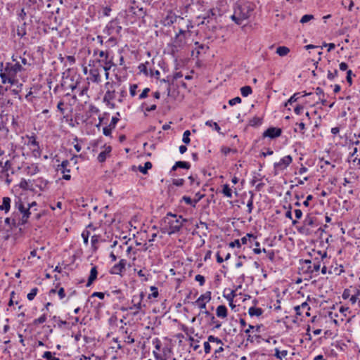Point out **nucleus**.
I'll list each match as a JSON object with an SVG mask.
<instances>
[{"label":"nucleus","mask_w":360,"mask_h":360,"mask_svg":"<svg viewBox=\"0 0 360 360\" xmlns=\"http://www.w3.org/2000/svg\"><path fill=\"white\" fill-rule=\"evenodd\" d=\"M312 19H314L313 15L307 14L302 17L300 22L301 23L304 24V23L308 22L309 21H310Z\"/></svg>","instance_id":"obj_55"},{"label":"nucleus","mask_w":360,"mask_h":360,"mask_svg":"<svg viewBox=\"0 0 360 360\" xmlns=\"http://www.w3.org/2000/svg\"><path fill=\"white\" fill-rule=\"evenodd\" d=\"M221 152L225 155H227L229 153L231 152H233V153H236V150H233V149H231L229 147H226V146H222L221 148Z\"/></svg>","instance_id":"obj_57"},{"label":"nucleus","mask_w":360,"mask_h":360,"mask_svg":"<svg viewBox=\"0 0 360 360\" xmlns=\"http://www.w3.org/2000/svg\"><path fill=\"white\" fill-rule=\"evenodd\" d=\"M129 11L133 14L140 18H143L146 15V11L143 9V7L139 8V6H137V10L134 11V6H131L129 8Z\"/></svg>","instance_id":"obj_28"},{"label":"nucleus","mask_w":360,"mask_h":360,"mask_svg":"<svg viewBox=\"0 0 360 360\" xmlns=\"http://www.w3.org/2000/svg\"><path fill=\"white\" fill-rule=\"evenodd\" d=\"M205 125L214 128L219 134H221V128L217 122L212 120H207L205 122Z\"/></svg>","instance_id":"obj_37"},{"label":"nucleus","mask_w":360,"mask_h":360,"mask_svg":"<svg viewBox=\"0 0 360 360\" xmlns=\"http://www.w3.org/2000/svg\"><path fill=\"white\" fill-rule=\"evenodd\" d=\"M94 297H98L101 300H103L105 297V293L102 292H93L91 296L89 297L87 302H91V299Z\"/></svg>","instance_id":"obj_43"},{"label":"nucleus","mask_w":360,"mask_h":360,"mask_svg":"<svg viewBox=\"0 0 360 360\" xmlns=\"http://www.w3.org/2000/svg\"><path fill=\"white\" fill-rule=\"evenodd\" d=\"M111 150L112 148L110 146L106 147L104 151H102L98 154L97 158L98 161L99 162H105L107 158V155L111 152Z\"/></svg>","instance_id":"obj_27"},{"label":"nucleus","mask_w":360,"mask_h":360,"mask_svg":"<svg viewBox=\"0 0 360 360\" xmlns=\"http://www.w3.org/2000/svg\"><path fill=\"white\" fill-rule=\"evenodd\" d=\"M150 89L149 88H145L143 91L141 92V94L139 96V100H142V99H144L146 98L147 96H148V93L150 92Z\"/></svg>","instance_id":"obj_59"},{"label":"nucleus","mask_w":360,"mask_h":360,"mask_svg":"<svg viewBox=\"0 0 360 360\" xmlns=\"http://www.w3.org/2000/svg\"><path fill=\"white\" fill-rule=\"evenodd\" d=\"M120 330H122L123 333L125 334L124 342L127 344H133L135 342L134 338L131 335V334L128 335L127 330L124 328V327L120 328Z\"/></svg>","instance_id":"obj_33"},{"label":"nucleus","mask_w":360,"mask_h":360,"mask_svg":"<svg viewBox=\"0 0 360 360\" xmlns=\"http://www.w3.org/2000/svg\"><path fill=\"white\" fill-rule=\"evenodd\" d=\"M32 154L34 157H39L41 155L39 143L38 144L37 146L33 147V148H32Z\"/></svg>","instance_id":"obj_58"},{"label":"nucleus","mask_w":360,"mask_h":360,"mask_svg":"<svg viewBox=\"0 0 360 360\" xmlns=\"http://www.w3.org/2000/svg\"><path fill=\"white\" fill-rule=\"evenodd\" d=\"M211 300V292L207 291L205 294L201 295L195 303L201 309L206 308V303L209 302Z\"/></svg>","instance_id":"obj_15"},{"label":"nucleus","mask_w":360,"mask_h":360,"mask_svg":"<svg viewBox=\"0 0 360 360\" xmlns=\"http://www.w3.org/2000/svg\"><path fill=\"white\" fill-rule=\"evenodd\" d=\"M52 320L54 321L55 322H57L58 326L59 328H62L63 326H65L68 323L66 321L61 320L60 317L57 316H53L52 317Z\"/></svg>","instance_id":"obj_48"},{"label":"nucleus","mask_w":360,"mask_h":360,"mask_svg":"<svg viewBox=\"0 0 360 360\" xmlns=\"http://www.w3.org/2000/svg\"><path fill=\"white\" fill-rule=\"evenodd\" d=\"M8 156L11 158V162L13 164L14 170L15 172L22 168L24 162L22 157L19 154L13 152L12 153H9Z\"/></svg>","instance_id":"obj_12"},{"label":"nucleus","mask_w":360,"mask_h":360,"mask_svg":"<svg viewBox=\"0 0 360 360\" xmlns=\"http://www.w3.org/2000/svg\"><path fill=\"white\" fill-rule=\"evenodd\" d=\"M195 280L198 281L200 284V285H203L205 284V277L200 274H198L195 277Z\"/></svg>","instance_id":"obj_61"},{"label":"nucleus","mask_w":360,"mask_h":360,"mask_svg":"<svg viewBox=\"0 0 360 360\" xmlns=\"http://www.w3.org/2000/svg\"><path fill=\"white\" fill-rule=\"evenodd\" d=\"M37 292H38V288H32L30 292L27 294V299L31 301V300H33L34 298L35 297V296L37 295Z\"/></svg>","instance_id":"obj_53"},{"label":"nucleus","mask_w":360,"mask_h":360,"mask_svg":"<svg viewBox=\"0 0 360 360\" xmlns=\"http://www.w3.org/2000/svg\"><path fill=\"white\" fill-rule=\"evenodd\" d=\"M338 71L337 69H334L333 71H331V70H328V73H327V78L332 81L336 77H338Z\"/></svg>","instance_id":"obj_46"},{"label":"nucleus","mask_w":360,"mask_h":360,"mask_svg":"<svg viewBox=\"0 0 360 360\" xmlns=\"http://www.w3.org/2000/svg\"><path fill=\"white\" fill-rule=\"evenodd\" d=\"M127 260L122 259L117 264H115L110 270L111 274L121 275L125 271Z\"/></svg>","instance_id":"obj_14"},{"label":"nucleus","mask_w":360,"mask_h":360,"mask_svg":"<svg viewBox=\"0 0 360 360\" xmlns=\"http://www.w3.org/2000/svg\"><path fill=\"white\" fill-rule=\"evenodd\" d=\"M303 262L307 265L306 271L309 274L317 276L321 268V261L316 258L313 260L305 259Z\"/></svg>","instance_id":"obj_9"},{"label":"nucleus","mask_w":360,"mask_h":360,"mask_svg":"<svg viewBox=\"0 0 360 360\" xmlns=\"http://www.w3.org/2000/svg\"><path fill=\"white\" fill-rule=\"evenodd\" d=\"M25 25H26V23L24 22L21 27H18L17 30H16V33H17L18 36L22 37L23 36H25L26 34Z\"/></svg>","instance_id":"obj_45"},{"label":"nucleus","mask_w":360,"mask_h":360,"mask_svg":"<svg viewBox=\"0 0 360 360\" xmlns=\"http://www.w3.org/2000/svg\"><path fill=\"white\" fill-rule=\"evenodd\" d=\"M25 172L27 174L33 176L39 172V167L36 164H32L25 168Z\"/></svg>","instance_id":"obj_30"},{"label":"nucleus","mask_w":360,"mask_h":360,"mask_svg":"<svg viewBox=\"0 0 360 360\" xmlns=\"http://www.w3.org/2000/svg\"><path fill=\"white\" fill-rule=\"evenodd\" d=\"M240 93L243 96L247 97L252 93V90L250 86H245L240 88Z\"/></svg>","instance_id":"obj_41"},{"label":"nucleus","mask_w":360,"mask_h":360,"mask_svg":"<svg viewBox=\"0 0 360 360\" xmlns=\"http://www.w3.org/2000/svg\"><path fill=\"white\" fill-rule=\"evenodd\" d=\"M262 123V120L258 117H255L251 119L249 122V124L251 127H257L261 125Z\"/></svg>","instance_id":"obj_42"},{"label":"nucleus","mask_w":360,"mask_h":360,"mask_svg":"<svg viewBox=\"0 0 360 360\" xmlns=\"http://www.w3.org/2000/svg\"><path fill=\"white\" fill-rule=\"evenodd\" d=\"M138 88L137 84H131L129 87V94L130 95L134 97L136 95V89Z\"/></svg>","instance_id":"obj_60"},{"label":"nucleus","mask_w":360,"mask_h":360,"mask_svg":"<svg viewBox=\"0 0 360 360\" xmlns=\"http://www.w3.org/2000/svg\"><path fill=\"white\" fill-rule=\"evenodd\" d=\"M148 63H149L148 62H146L145 63L139 64V65L138 66V69H139L140 73H143L146 76L148 75V69H147V65Z\"/></svg>","instance_id":"obj_44"},{"label":"nucleus","mask_w":360,"mask_h":360,"mask_svg":"<svg viewBox=\"0 0 360 360\" xmlns=\"http://www.w3.org/2000/svg\"><path fill=\"white\" fill-rule=\"evenodd\" d=\"M145 297V294L143 292H141L139 295H134L132 297V303L133 305L129 307V308L122 307L121 310L122 311L129 310H134L132 313L134 316H136L139 311L143 307H145V304H142V300Z\"/></svg>","instance_id":"obj_7"},{"label":"nucleus","mask_w":360,"mask_h":360,"mask_svg":"<svg viewBox=\"0 0 360 360\" xmlns=\"http://www.w3.org/2000/svg\"><path fill=\"white\" fill-rule=\"evenodd\" d=\"M90 236V231L88 230H84L82 233V237L83 238L84 243L85 245H88L89 244V237Z\"/></svg>","instance_id":"obj_50"},{"label":"nucleus","mask_w":360,"mask_h":360,"mask_svg":"<svg viewBox=\"0 0 360 360\" xmlns=\"http://www.w3.org/2000/svg\"><path fill=\"white\" fill-rule=\"evenodd\" d=\"M14 207L15 209L18 210V212L22 214L20 219H16L15 218H13L12 219V225L16 228L23 226L27 222L31 212L29 207L27 206L26 207L22 200L19 198L15 200Z\"/></svg>","instance_id":"obj_5"},{"label":"nucleus","mask_w":360,"mask_h":360,"mask_svg":"<svg viewBox=\"0 0 360 360\" xmlns=\"http://www.w3.org/2000/svg\"><path fill=\"white\" fill-rule=\"evenodd\" d=\"M221 193L224 194V196H226L229 198H232V191L228 184H224L223 186V189H222Z\"/></svg>","instance_id":"obj_39"},{"label":"nucleus","mask_w":360,"mask_h":360,"mask_svg":"<svg viewBox=\"0 0 360 360\" xmlns=\"http://www.w3.org/2000/svg\"><path fill=\"white\" fill-rule=\"evenodd\" d=\"M181 201L185 202L187 205H191L193 207H195V204L193 202V199L187 195H184L181 198Z\"/></svg>","instance_id":"obj_49"},{"label":"nucleus","mask_w":360,"mask_h":360,"mask_svg":"<svg viewBox=\"0 0 360 360\" xmlns=\"http://www.w3.org/2000/svg\"><path fill=\"white\" fill-rule=\"evenodd\" d=\"M90 79L91 82L98 84L101 82L100 70L98 68H91L89 70Z\"/></svg>","instance_id":"obj_19"},{"label":"nucleus","mask_w":360,"mask_h":360,"mask_svg":"<svg viewBox=\"0 0 360 360\" xmlns=\"http://www.w3.org/2000/svg\"><path fill=\"white\" fill-rule=\"evenodd\" d=\"M141 107L142 108H145V110L147 111V112L153 111V110H156V108H157L156 104H153V105H151L150 106H148L146 103H143L141 105Z\"/></svg>","instance_id":"obj_56"},{"label":"nucleus","mask_w":360,"mask_h":360,"mask_svg":"<svg viewBox=\"0 0 360 360\" xmlns=\"http://www.w3.org/2000/svg\"><path fill=\"white\" fill-rule=\"evenodd\" d=\"M289 52H290L289 48H288L287 46H278L276 49V53L282 57L288 55Z\"/></svg>","instance_id":"obj_34"},{"label":"nucleus","mask_w":360,"mask_h":360,"mask_svg":"<svg viewBox=\"0 0 360 360\" xmlns=\"http://www.w3.org/2000/svg\"><path fill=\"white\" fill-rule=\"evenodd\" d=\"M216 314L219 318H226L228 316V310L225 305H219L217 307Z\"/></svg>","instance_id":"obj_22"},{"label":"nucleus","mask_w":360,"mask_h":360,"mask_svg":"<svg viewBox=\"0 0 360 360\" xmlns=\"http://www.w3.org/2000/svg\"><path fill=\"white\" fill-rule=\"evenodd\" d=\"M98 56L101 58L98 62L103 64V69L105 71V79H108L109 78V70L115 65L112 61V58H110L108 51H101Z\"/></svg>","instance_id":"obj_6"},{"label":"nucleus","mask_w":360,"mask_h":360,"mask_svg":"<svg viewBox=\"0 0 360 360\" xmlns=\"http://www.w3.org/2000/svg\"><path fill=\"white\" fill-rule=\"evenodd\" d=\"M185 44V38L184 37L180 36L179 34H176V37L171 44L170 52L173 56H175L176 53L179 51V49H182Z\"/></svg>","instance_id":"obj_11"},{"label":"nucleus","mask_w":360,"mask_h":360,"mask_svg":"<svg viewBox=\"0 0 360 360\" xmlns=\"http://www.w3.org/2000/svg\"><path fill=\"white\" fill-rule=\"evenodd\" d=\"M69 165V161L68 160H63L60 165H58L57 170L60 171L63 174L69 173L70 169H68Z\"/></svg>","instance_id":"obj_29"},{"label":"nucleus","mask_w":360,"mask_h":360,"mask_svg":"<svg viewBox=\"0 0 360 360\" xmlns=\"http://www.w3.org/2000/svg\"><path fill=\"white\" fill-rule=\"evenodd\" d=\"M200 313L204 314L207 317L209 318L210 325H214V328L215 329H219L221 328V322L217 321L215 319L214 316L212 313H210L209 311H207V310L201 311Z\"/></svg>","instance_id":"obj_18"},{"label":"nucleus","mask_w":360,"mask_h":360,"mask_svg":"<svg viewBox=\"0 0 360 360\" xmlns=\"http://www.w3.org/2000/svg\"><path fill=\"white\" fill-rule=\"evenodd\" d=\"M11 172V174H14L15 173L14 170L13 164L11 162V158H9L6 162H4V165H1V173H9Z\"/></svg>","instance_id":"obj_20"},{"label":"nucleus","mask_w":360,"mask_h":360,"mask_svg":"<svg viewBox=\"0 0 360 360\" xmlns=\"http://www.w3.org/2000/svg\"><path fill=\"white\" fill-rule=\"evenodd\" d=\"M191 167V164L188 162L185 161H177L172 167V171L176 170L177 168H182L188 169Z\"/></svg>","instance_id":"obj_24"},{"label":"nucleus","mask_w":360,"mask_h":360,"mask_svg":"<svg viewBox=\"0 0 360 360\" xmlns=\"http://www.w3.org/2000/svg\"><path fill=\"white\" fill-rule=\"evenodd\" d=\"M241 103V98L239 96L235 97L229 101V104L231 106L234 105L236 104H238V103Z\"/></svg>","instance_id":"obj_62"},{"label":"nucleus","mask_w":360,"mask_h":360,"mask_svg":"<svg viewBox=\"0 0 360 360\" xmlns=\"http://www.w3.org/2000/svg\"><path fill=\"white\" fill-rule=\"evenodd\" d=\"M98 241H99V236H98L94 235L93 236H91V247L94 249V250H97L98 248L96 246V243H98Z\"/></svg>","instance_id":"obj_52"},{"label":"nucleus","mask_w":360,"mask_h":360,"mask_svg":"<svg viewBox=\"0 0 360 360\" xmlns=\"http://www.w3.org/2000/svg\"><path fill=\"white\" fill-rule=\"evenodd\" d=\"M204 196L205 195L200 192L196 193L193 199V202L196 205L202 198H204Z\"/></svg>","instance_id":"obj_64"},{"label":"nucleus","mask_w":360,"mask_h":360,"mask_svg":"<svg viewBox=\"0 0 360 360\" xmlns=\"http://www.w3.org/2000/svg\"><path fill=\"white\" fill-rule=\"evenodd\" d=\"M255 5L253 3L242 1L237 3L234 8V13L231 15V19L238 25H241L244 20L248 19L254 11Z\"/></svg>","instance_id":"obj_2"},{"label":"nucleus","mask_w":360,"mask_h":360,"mask_svg":"<svg viewBox=\"0 0 360 360\" xmlns=\"http://www.w3.org/2000/svg\"><path fill=\"white\" fill-rule=\"evenodd\" d=\"M190 135H191V131H190L189 130H186V131L184 132L183 138H182V141H183L185 144H188V143H190V142H191Z\"/></svg>","instance_id":"obj_47"},{"label":"nucleus","mask_w":360,"mask_h":360,"mask_svg":"<svg viewBox=\"0 0 360 360\" xmlns=\"http://www.w3.org/2000/svg\"><path fill=\"white\" fill-rule=\"evenodd\" d=\"M224 297L229 302H233V298L236 296L235 292L232 290L229 294L228 295H224Z\"/></svg>","instance_id":"obj_63"},{"label":"nucleus","mask_w":360,"mask_h":360,"mask_svg":"<svg viewBox=\"0 0 360 360\" xmlns=\"http://www.w3.org/2000/svg\"><path fill=\"white\" fill-rule=\"evenodd\" d=\"M292 158L291 155H288L282 158L278 162L274 164V174H277L278 171L285 169L292 162Z\"/></svg>","instance_id":"obj_10"},{"label":"nucleus","mask_w":360,"mask_h":360,"mask_svg":"<svg viewBox=\"0 0 360 360\" xmlns=\"http://www.w3.org/2000/svg\"><path fill=\"white\" fill-rule=\"evenodd\" d=\"M260 327L261 326L259 325H257V326H252V325H248V328L247 329H245L244 330V332L246 333V334H249L250 332V330H256L257 332H259L260 331Z\"/></svg>","instance_id":"obj_54"},{"label":"nucleus","mask_w":360,"mask_h":360,"mask_svg":"<svg viewBox=\"0 0 360 360\" xmlns=\"http://www.w3.org/2000/svg\"><path fill=\"white\" fill-rule=\"evenodd\" d=\"M152 167V163L150 162H146L144 164V166H139V170L140 172H141L143 174H146L148 172V170L151 169Z\"/></svg>","instance_id":"obj_36"},{"label":"nucleus","mask_w":360,"mask_h":360,"mask_svg":"<svg viewBox=\"0 0 360 360\" xmlns=\"http://www.w3.org/2000/svg\"><path fill=\"white\" fill-rule=\"evenodd\" d=\"M319 225V223L316 217L309 214L305 217L302 225L297 227V231L302 235L311 236L316 233V231H323L321 227H318Z\"/></svg>","instance_id":"obj_4"},{"label":"nucleus","mask_w":360,"mask_h":360,"mask_svg":"<svg viewBox=\"0 0 360 360\" xmlns=\"http://www.w3.org/2000/svg\"><path fill=\"white\" fill-rule=\"evenodd\" d=\"M11 208V198L4 197L2 204L0 205V210H4L6 213L8 212Z\"/></svg>","instance_id":"obj_26"},{"label":"nucleus","mask_w":360,"mask_h":360,"mask_svg":"<svg viewBox=\"0 0 360 360\" xmlns=\"http://www.w3.org/2000/svg\"><path fill=\"white\" fill-rule=\"evenodd\" d=\"M98 271L97 267L96 266H93L90 271V275L88 278L87 283L86 284V287H89L94 281L97 278Z\"/></svg>","instance_id":"obj_21"},{"label":"nucleus","mask_w":360,"mask_h":360,"mask_svg":"<svg viewBox=\"0 0 360 360\" xmlns=\"http://www.w3.org/2000/svg\"><path fill=\"white\" fill-rule=\"evenodd\" d=\"M47 319V316H46V314L45 313H44L41 316H40L39 318L37 319H35L33 322H32V324L34 326H37V325H39V324H41V323H44Z\"/></svg>","instance_id":"obj_40"},{"label":"nucleus","mask_w":360,"mask_h":360,"mask_svg":"<svg viewBox=\"0 0 360 360\" xmlns=\"http://www.w3.org/2000/svg\"><path fill=\"white\" fill-rule=\"evenodd\" d=\"M115 98V91L114 89H108L103 97V101L106 104H110V101Z\"/></svg>","instance_id":"obj_23"},{"label":"nucleus","mask_w":360,"mask_h":360,"mask_svg":"<svg viewBox=\"0 0 360 360\" xmlns=\"http://www.w3.org/2000/svg\"><path fill=\"white\" fill-rule=\"evenodd\" d=\"M13 62L15 63H6L5 66H3L1 63V68L0 69V77L3 84L9 83L11 85H15L18 83L16 79L17 74L22 70V67L20 63V61L15 58L13 56L12 57Z\"/></svg>","instance_id":"obj_1"},{"label":"nucleus","mask_w":360,"mask_h":360,"mask_svg":"<svg viewBox=\"0 0 360 360\" xmlns=\"http://www.w3.org/2000/svg\"><path fill=\"white\" fill-rule=\"evenodd\" d=\"M26 138L28 139V142L27 143V145L30 147H34L37 146L39 144V142L37 141L36 136L34 134H32V135H26Z\"/></svg>","instance_id":"obj_31"},{"label":"nucleus","mask_w":360,"mask_h":360,"mask_svg":"<svg viewBox=\"0 0 360 360\" xmlns=\"http://www.w3.org/2000/svg\"><path fill=\"white\" fill-rule=\"evenodd\" d=\"M287 354H288L287 350L280 351L278 348L275 349L274 356H276V359H278L279 360H282V359L283 357H285L287 356Z\"/></svg>","instance_id":"obj_38"},{"label":"nucleus","mask_w":360,"mask_h":360,"mask_svg":"<svg viewBox=\"0 0 360 360\" xmlns=\"http://www.w3.org/2000/svg\"><path fill=\"white\" fill-rule=\"evenodd\" d=\"M163 221L168 226L165 232H167L169 235L179 232L182 228L184 223L187 221L181 215L172 214V212H168L164 217Z\"/></svg>","instance_id":"obj_3"},{"label":"nucleus","mask_w":360,"mask_h":360,"mask_svg":"<svg viewBox=\"0 0 360 360\" xmlns=\"http://www.w3.org/2000/svg\"><path fill=\"white\" fill-rule=\"evenodd\" d=\"M42 356L46 360H60L59 358L53 356L52 352L49 351L45 352Z\"/></svg>","instance_id":"obj_51"},{"label":"nucleus","mask_w":360,"mask_h":360,"mask_svg":"<svg viewBox=\"0 0 360 360\" xmlns=\"http://www.w3.org/2000/svg\"><path fill=\"white\" fill-rule=\"evenodd\" d=\"M294 309L295 311L296 315L302 316V310L307 309V311H309L310 309V307L309 306V304L307 302H304L300 305L295 306L294 307Z\"/></svg>","instance_id":"obj_25"},{"label":"nucleus","mask_w":360,"mask_h":360,"mask_svg":"<svg viewBox=\"0 0 360 360\" xmlns=\"http://www.w3.org/2000/svg\"><path fill=\"white\" fill-rule=\"evenodd\" d=\"M282 134V129L279 127H271L263 132V137H269L271 139L279 137Z\"/></svg>","instance_id":"obj_13"},{"label":"nucleus","mask_w":360,"mask_h":360,"mask_svg":"<svg viewBox=\"0 0 360 360\" xmlns=\"http://www.w3.org/2000/svg\"><path fill=\"white\" fill-rule=\"evenodd\" d=\"M122 30V27L120 25V22L117 19L110 20L104 27L103 32L110 36L113 34H119Z\"/></svg>","instance_id":"obj_8"},{"label":"nucleus","mask_w":360,"mask_h":360,"mask_svg":"<svg viewBox=\"0 0 360 360\" xmlns=\"http://www.w3.org/2000/svg\"><path fill=\"white\" fill-rule=\"evenodd\" d=\"M262 312L263 311L261 308H257L255 307H251L250 308H249L248 310V314L250 316H259L260 315L262 314Z\"/></svg>","instance_id":"obj_32"},{"label":"nucleus","mask_w":360,"mask_h":360,"mask_svg":"<svg viewBox=\"0 0 360 360\" xmlns=\"http://www.w3.org/2000/svg\"><path fill=\"white\" fill-rule=\"evenodd\" d=\"M249 193L250 194V198H249L248 203H247V207H248V212L250 214L252 212L253 209V198L255 196V194L252 191H250Z\"/></svg>","instance_id":"obj_35"},{"label":"nucleus","mask_w":360,"mask_h":360,"mask_svg":"<svg viewBox=\"0 0 360 360\" xmlns=\"http://www.w3.org/2000/svg\"><path fill=\"white\" fill-rule=\"evenodd\" d=\"M215 13H214L213 9L208 10L205 14L200 15L198 17V19H202V21L200 24H208L214 17Z\"/></svg>","instance_id":"obj_17"},{"label":"nucleus","mask_w":360,"mask_h":360,"mask_svg":"<svg viewBox=\"0 0 360 360\" xmlns=\"http://www.w3.org/2000/svg\"><path fill=\"white\" fill-rule=\"evenodd\" d=\"M312 93H307L305 91L303 92H297L295 93L285 103V106L288 105H292L293 103L297 101V100L301 97H304L307 96H312Z\"/></svg>","instance_id":"obj_16"}]
</instances>
